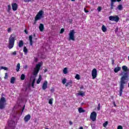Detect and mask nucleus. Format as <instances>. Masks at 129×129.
<instances>
[{
    "instance_id": "25",
    "label": "nucleus",
    "mask_w": 129,
    "mask_h": 129,
    "mask_svg": "<svg viewBox=\"0 0 129 129\" xmlns=\"http://www.w3.org/2000/svg\"><path fill=\"white\" fill-rule=\"evenodd\" d=\"M23 52H24L25 54H28V49H27L26 46L24 47Z\"/></svg>"
},
{
    "instance_id": "18",
    "label": "nucleus",
    "mask_w": 129,
    "mask_h": 129,
    "mask_svg": "<svg viewBox=\"0 0 129 129\" xmlns=\"http://www.w3.org/2000/svg\"><path fill=\"white\" fill-rule=\"evenodd\" d=\"M18 46L19 48H22L24 46V41L23 40H20L19 42Z\"/></svg>"
},
{
    "instance_id": "1",
    "label": "nucleus",
    "mask_w": 129,
    "mask_h": 129,
    "mask_svg": "<svg viewBox=\"0 0 129 129\" xmlns=\"http://www.w3.org/2000/svg\"><path fill=\"white\" fill-rule=\"evenodd\" d=\"M122 70L123 72L120 74L122 77L120 78V85H119V95L121 96L122 95V92H123V90L124 89V86L126 85L127 83V80L129 79V74L127 71H129L128 68L126 66H123L122 67Z\"/></svg>"
},
{
    "instance_id": "59",
    "label": "nucleus",
    "mask_w": 129,
    "mask_h": 129,
    "mask_svg": "<svg viewBox=\"0 0 129 129\" xmlns=\"http://www.w3.org/2000/svg\"><path fill=\"white\" fill-rule=\"evenodd\" d=\"M72 2H75V0H71Z\"/></svg>"
},
{
    "instance_id": "6",
    "label": "nucleus",
    "mask_w": 129,
    "mask_h": 129,
    "mask_svg": "<svg viewBox=\"0 0 129 129\" xmlns=\"http://www.w3.org/2000/svg\"><path fill=\"white\" fill-rule=\"evenodd\" d=\"M69 35V40H72V41H75V31L74 30H71Z\"/></svg>"
},
{
    "instance_id": "60",
    "label": "nucleus",
    "mask_w": 129,
    "mask_h": 129,
    "mask_svg": "<svg viewBox=\"0 0 129 129\" xmlns=\"http://www.w3.org/2000/svg\"><path fill=\"white\" fill-rule=\"evenodd\" d=\"M128 60H129V56H128Z\"/></svg>"
},
{
    "instance_id": "2",
    "label": "nucleus",
    "mask_w": 129,
    "mask_h": 129,
    "mask_svg": "<svg viewBox=\"0 0 129 129\" xmlns=\"http://www.w3.org/2000/svg\"><path fill=\"white\" fill-rule=\"evenodd\" d=\"M16 41V36L14 34H11L9 39V49H13L15 46V41Z\"/></svg>"
},
{
    "instance_id": "28",
    "label": "nucleus",
    "mask_w": 129,
    "mask_h": 129,
    "mask_svg": "<svg viewBox=\"0 0 129 129\" xmlns=\"http://www.w3.org/2000/svg\"><path fill=\"white\" fill-rule=\"evenodd\" d=\"M117 9H118L119 11L122 10V9H123L122 5H118Z\"/></svg>"
},
{
    "instance_id": "55",
    "label": "nucleus",
    "mask_w": 129,
    "mask_h": 129,
    "mask_svg": "<svg viewBox=\"0 0 129 129\" xmlns=\"http://www.w3.org/2000/svg\"><path fill=\"white\" fill-rule=\"evenodd\" d=\"M47 71H48V70L45 69L44 70V73H46V72H47Z\"/></svg>"
},
{
    "instance_id": "15",
    "label": "nucleus",
    "mask_w": 129,
    "mask_h": 129,
    "mask_svg": "<svg viewBox=\"0 0 129 129\" xmlns=\"http://www.w3.org/2000/svg\"><path fill=\"white\" fill-rule=\"evenodd\" d=\"M29 41H30V46H33V36L30 35L29 36Z\"/></svg>"
},
{
    "instance_id": "38",
    "label": "nucleus",
    "mask_w": 129,
    "mask_h": 129,
    "mask_svg": "<svg viewBox=\"0 0 129 129\" xmlns=\"http://www.w3.org/2000/svg\"><path fill=\"white\" fill-rule=\"evenodd\" d=\"M8 73H5V76L4 77L5 79H8Z\"/></svg>"
},
{
    "instance_id": "35",
    "label": "nucleus",
    "mask_w": 129,
    "mask_h": 129,
    "mask_svg": "<svg viewBox=\"0 0 129 129\" xmlns=\"http://www.w3.org/2000/svg\"><path fill=\"white\" fill-rule=\"evenodd\" d=\"M66 82H67L66 78H64V79L62 80V84H66Z\"/></svg>"
},
{
    "instance_id": "61",
    "label": "nucleus",
    "mask_w": 129,
    "mask_h": 129,
    "mask_svg": "<svg viewBox=\"0 0 129 129\" xmlns=\"http://www.w3.org/2000/svg\"><path fill=\"white\" fill-rule=\"evenodd\" d=\"M114 1H116V0H114Z\"/></svg>"
},
{
    "instance_id": "46",
    "label": "nucleus",
    "mask_w": 129,
    "mask_h": 129,
    "mask_svg": "<svg viewBox=\"0 0 129 129\" xmlns=\"http://www.w3.org/2000/svg\"><path fill=\"white\" fill-rule=\"evenodd\" d=\"M118 32V27H117L115 30V33H117Z\"/></svg>"
},
{
    "instance_id": "56",
    "label": "nucleus",
    "mask_w": 129,
    "mask_h": 129,
    "mask_svg": "<svg viewBox=\"0 0 129 129\" xmlns=\"http://www.w3.org/2000/svg\"><path fill=\"white\" fill-rule=\"evenodd\" d=\"M116 2H117L118 3H119V2H121V0H116Z\"/></svg>"
},
{
    "instance_id": "41",
    "label": "nucleus",
    "mask_w": 129,
    "mask_h": 129,
    "mask_svg": "<svg viewBox=\"0 0 129 129\" xmlns=\"http://www.w3.org/2000/svg\"><path fill=\"white\" fill-rule=\"evenodd\" d=\"M12 31V28H9L7 30V32L8 33H11V32Z\"/></svg>"
},
{
    "instance_id": "34",
    "label": "nucleus",
    "mask_w": 129,
    "mask_h": 129,
    "mask_svg": "<svg viewBox=\"0 0 129 129\" xmlns=\"http://www.w3.org/2000/svg\"><path fill=\"white\" fill-rule=\"evenodd\" d=\"M76 79L77 80H80V76L79 74H77L75 76Z\"/></svg>"
},
{
    "instance_id": "7",
    "label": "nucleus",
    "mask_w": 129,
    "mask_h": 129,
    "mask_svg": "<svg viewBox=\"0 0 129 129\" xmlns=\"http://www.w3.org/2000/svg\"><path fill=\"white\" fill-rule=\"evenodd\" d=\"M109 19L110 21H111L112 22H116V23H117L118 21H119V17L118 16H109Z\"/></svg>"
},
{
    "instance_id": "51",
    "label": "nucleus",
    "mask_w": 129,
    "mask_h": 129,
    "mask_svg": "<svg viewBox=\"0 0 129 129\" xmlns=\"http://www.w3.org/2000/svg\"><path fill=\"white\" fill-rule=\"evenodd\" d=\"M24 32L25 33V34H28V30H27V29H25Z\"/></svg>"
},
{
    "instance_id": "31",
    "label": "nucleus",
    "mask_w": 129,
    "mask_h": 129,
    "mask_svg": "<svg viewBox=\"0 0 129 129\" xmlns=\"http://www.w3.org/2000/svg\"><path fill=\"white\" fill-rule=\"evenodd\" d=\"M78 95H80L81 96H84L85 95V93L83 91L80 92V93H78Z\"/></svg>"
},
{
    "instance_id": "10",
    "label": "nucleus",
    "mask_w": 129,
    "mask_h": 129,
    "mask_svg": "<svg viewBox=\"0 0 129 129\" xmlns=\"http://www.w3.org/2000/svg\"><path fill=\"white\" fill-rule=\"evenodd\" d=\"M92 76L93 79H95L97 77V70L96 69H94L92 71Z\"/></svg>"
},
{
    "instance_id": "53",
    "label": "nucleus",
    "mask_w": 129,
    "mask_h": 129,
    "mask_svg": "<svg viewBox=\"0 0 129 129\" xmlns=\"http://www.w3.org/2000/svg\"><path fill=\"white\" fill-rule=\"evenodd\" d=\"M25 107H26L25 105H24V106H23V108H22V112L24 111V109H25Z\"/></svg>"
},
{
    "instance_id": "17",
    "label": "nucleus",
    "mask_w": 129,
    "mask_h": 129,
    "mask_svg": "<svg viewBox=\"0 0 129 129\" xmlns=\"http://www.w3.org/2000/svg\"><path fill=\"white\" fill-rule=\"evenodd\" d=\"M72 84H73V81H72V80H70L66 83V86H72Z\"/></svg>"
},
{
    "instance_id": "23",
    "label": "nucleus",
    "mask_w": 129,
    "mask_h": 129,
    "mask_svg": "<svg viewBox=\"0 0 129 129\" xmlns=\"http://www.w3.org/2000/svg\"><path fill=\"white\" fill-rule=\"evenodd\" d=\"M79 113H82V112H85V110L82 108H79L78 109Z\"/></svg>"
},
{
    "instance_id": "44",
    "label": "nucleus",
    "mask_w": 129,
    "mask_h": 129,
    "mask_svg": "<svg viewBox=\"0 0 129 129\" xmlns=\"http://www.w3.org/2000/svg\"><path fill=\"white\" fill-rule=\"evenodd\" d=\"M12 55H13L14 56H16V55H17V51H14L12 53Z\"/></svg>"
},
{
    "instance_id": "50",
    "label": "nucleus",
    "mask_w": 129,
    "mask_h": 129,
    "mask_svg": "<svg viewBox=\"0 0 129 129\" xmlns=\"http://www.w3.org/2000/svg\"><path fill=\"white\" fill-rule=\"evenodd\" d=\"M69 124L70 125H72V124H73V122H72L71 121H69Z\"/></svg>"
},
{
    "instance_id": "45",
    "label": "nucleus",
    "mask_w": 129,
    "mask_h": 129,
    "mask_svg": "<svg viewBox=\"0 0 129 129\" xmlns=\"http://www.w3.org/2000/svg\"><path fill=\"white\" fill-rule=\"evenodd\" d=\"M31 1V0H24V2H25V3H29Z\"/></svg>"
},
{
    "instance_id": "9",
    "label": "nucleus",
    "mask_w": 129,
    "mask_h": 129,
    "mask_svg": "<svg viewBox=\"0 0 129 129\" xmlns=\"http://www.w3.org/2000/svg\"><path fill=\"white\" fill-rule=\"evenodd\" d=\"M8 126L11 128L15 129L16 128V122L13 120L8 121Z\"/></svg>"
},
{
    "instance_id": "48",
    "label": "nucleus",
    "mask_w": 129,
    "mask_h": 129,
    "mask_svg": "<svg viewBox=\"0 0 129 129\" xmlns=\"http://www.w3.org/2000/svg\"><path fill=\"white\" fill-rule=\"evenodd\" d=\"M34 62H38V58L37 57L34 58Z\"/></svg>"
},
{
    "instance_id": "13",
    "label": "nucleus",
    "mask_w": 129,
    "mask_h": 129,
    "mask_svg": "<svg viewBox=\"0 0 129 129\" xmlns=\"http://www.w3.org/2000/svg\"><path fill=\"white\" fill-rule=\"evenodd\" d=\"M30 119H31V115L29 114L26 115L24 117V121H25V122H28Z\"/></svg>"
},
{
    "instance_id": "58",
    "label": "nucleus",
    "mask_w": 129,
    "mask_h": 129,
    "mask_svg": "<svg viewBox=\"0 0 129 129\" xmlns=\"http://www.w3.org/2000/svg\"><path fill=\"white\" fill-rule=\"evenodd\" d=\"M79 129H83V127H80Z\"/></svg>"
},
{
    "instance_id": "16",
    "label": "nucleus",
    "mask_w": 129,
    "mask_h": 129,
    "mask_svg": "<svg viewBox=\"0 0 129 129\" xmlns=\"http://www.w3.org/2000/svg\"><path fill=\"white\" fill-rule=\"evenodd\" d=\"M120 70H121V68L120 67H118L114 69V72L115 73H117V72L120 71Z\"/></svg>"
},
{
    "instance_id": "49",
    "label": "nucleus",
    "mask_w": 129,
    "mask_h": 129,
    "mask_svg": "<svg viewBox=\"0 0 129 129\" xmlns=\"http://www.w3.org/2000/svg\"><path fill=\"white\" fill-rule=\"evenodd\" d=\"M23 68H24V69H28V66H27V65L23 67Z\"/></svg>"
},
{
    "instance_id": "14",
    "label": "nucleus",
    "mask_w": 129,
    "mask_h": 129,
    "mask_svg": "<svg viewBox=\"0 0 129 129\" xmlns=\"http://www.w3.org/2000/svg\"><path fill=\"white\" fill-rule=\"evenodd\" d=\"M115 2H116V1L114 0H111V4H110L111 10H113V7H114V3Z\"/></svg>"
},
{
    "instance_id": "47",
    "label": "nucleus",
    "mask_w": 129,
    "mask_h": 129,
    "mask_svg": "<svg viewBox=\"0 0 129 129\" xmlns=\"http://www.w3.org/2000/svg\"><path fill=\"white\" fill-rule=\"evenodd\" d=\"M84 12L86 13H89V11L86 10V8H84Z\"/></svg>"
},
{
    "instance_id": "43",
    "label": "nucleus",
    "mask_w": 129,
    "mask_h": 129,
    "mask_svg": "<svg viewBox=\"0 0 129 129\" xmlns=\"http://www.w3.org/2000/svg\"><path fill=\"white\" fill-rule=\"evenodd\" d=\"M122 126L119 125L117 126V129H123Z\"/></svg>"
},
{
    "instance_id": "40",
    "label": "nucleus",
    "mask_w": 129,
    "mask_h": 129,
    "mask_svg": "<svg viewBox=\"0 0 129 129\" xmlns=\"http://www.w3.org/2000/svg\"><path fill=\"white\" fill-rule=\"evenodd\" d=\"M98 12H101V7H98L97 8Z\"/></svg>"
},
{
    "instance_id": "20",
    "label": "nucleus",
    "mask_w": 129,
    "mask_h": 129,
    "mask_svg": "<svg viewBox=\"0 0 129 129\" xmlns=\"http://www.w3.org/2000/svg\"><path fill=\"white\" fill-rule=\"evenodd\" d=\"M39 30L40 32H43V31H44V25H43V24H40Z\"/></svg>"
},
{
    "instance_id": "11",
    "label": "nucleus",
    "mask_w": 129,
    "mask_h": 129,
    "mask_svg": "<svg viewBox=\"0 0 129 129\" xmlns=\"http://www.w3.org/2000/svg\"><path fill=\"white\" fill-rule=\"evenodd\" d=\"M12 7L13 11L15 12V11H17L18 10V4L17 3H13L12 4Z\"/></svg>"
},
{
    "instance_id": "24",
    "label": "nucleus",
    "mask_w": 129,
    "mask_h": 129,
    "mask_svg": "<svg viewBox=\"0 0 129 129\" xmlns=\"http://www.w3.org/2000/svg\"><path fill=\"white\" fill-rule=\"evenodd\" d=\"M20 63H18L17 65V67H16V71H17V72H19V70H20Z\"/></svg>"
},
{
    "instance_id": "39",
    "label": "nucleus",
    "mask_w": 129,
    "mask_h": 129,
    "mask_svg": "<svg viewBox=\"0 0 129 129\" xmlns=\"http://www.w3.org/2000/svg\"><path fill=\"white\" fill-rule=\"evenodd\" d=\"M55 91V89L54 88H51L50 89V92L53 93Z\"/></svg>"
},
{
    "instance_id": "8",
    "label": "nucleus",
    "mask_w": 129,
    "mask_h": 129,
    "mask_svg": "<svg viewBox=\"0 0 129 129\" xmlns=\"http://www.w3.org/2000/svg\"><path fill=\"white\" fill-rule=\"evenodd\" d=\"M96 116H97L96 112L93 111L90 115V119H91L92 121H95V120H96Z\"/></svg>"
},
{
    "instance_id": "30",
    "label": "nucleus",
    "mask_w": 129,
    "mask_h": 129,
    "mask_svg": "<svg viewBox=\"0 0 129 129\" xmlns=\"http://www.w3.org/2000/svg\"><path fill=\"white\" fill-rule=\"evenodd\" d=\"M35 82H36V79H34L33 81H32V87L33 88H35Z\"/></svg>"
},
{
    "instance_id": "29",
    "label": "nucleus",
    "mask_w": 129,
    "mask_h": 129,
    "mask_svg": "<svg viewBox=\"0 0 129 129\" xmlns=\"http://www.w3.org/2000/svg\"><path fill=\"white\" fill-rule=\"evenodd\" d=\"M53 100H54V99H53V98H51L48 101V103L49 104H53Z\"/></svg>"
},
{
    "instance_id": "54",
    "label": "nucleus",
    "mask_w": 129,
    "mask_h": 129,
    "mask_svg": "<svg viewBox=\"0 0 129 129\" xmlns=\"http://www.w3.org/2000/svg\"><path fill=\"white\" fill-rule=\"evenodd\" d=\"M112 64L113 65L114 64V59H112Z\"/></svg>"
},
{
    "instance_id": "4",
    "label": "nucleus",
    "mask_w": 129,
    "mask_h": 129,
    "mask_svg": "<svg viewBox=\"0 0 129 129\" xmlns=\"http://www.w3.org/2000/svg\"><path fill=\"white\" fill-rule=\"evenodd\" d=\"M6 98L2 97L0 99V109H4L7 105Z\"/></svg>"
},
{
    "instance_id": "5",
    "label": "nucleus",
    "mask_w": 129,
    "mask_h": 129,
    "mask_svg": "<svg viewBox=\"0 0 129 129\" xmlns=\"http://www.w3.org/2000/svg\"><path fill=\"white\" fill-rule=\"evenodd\" d=\"M44 14V11L42 10L39 11L35 17V21H38V20H41L43 18V15Z\"/></svg>"
},
{
    "instance_id": "12",
    "label": "nucleus",
    "mask_w": 129,
    "mask_h": 129,
    "mask_svg": "<svg viewBox=\"0 0 129 129\" xmlns=\"http://www.w3.org/2000/svg\"><path fill=\"white\" fill-rule=\"evenodd\" d=\"M47 86H48V82L47 81H45L42 85L43 90H46V89H47Z\"/></svg>"
},
{
    "instance_id": "26",
    "label": "nucleus",
    "mask_w": 129,
    "mask_h": 129,
    "mask_svg": "<svg viewBox=\"0 0 129 129\" xmlns=\"http://www.w3.org/2000/svg\"><path fill=\"white\" fill-rule=\"evenodd\" d=\"M63 74H67V73H68V70L67 68H64L63 70Z\"/></svg>"
},
{
    "instance_id": "22",
    "label": "nucleus",
    "mask_w": 129,
    "mask_h": 129,
    "mask_svg": "<svg viewBox=\"0 0 129 129\" xmlns=\"http://www.w3.org/2000/svg\"><path fill=\"white\" fill-rule=\"evenodd\" d=\"M15 81H16V78L14 77H12L11 79V83L12 84H15Z\"/></svg>"
},
{
    "instance_id": "3",
    "label": "nucleus",
    "mask_w": 129,
    "mask_h": 129,
    "mask_svg": "<svg viewBox=\"0 0 129 129\" xmlns=\"http://www.w3.org/2000/svg\"><path fill=\"white\" fill-rule=\"evenodd\" d=\"M42 64H43V62H39L36 65L35 68H34V70L33 71V75L34 76L38 75V73H39V71H40V69L42 66Z\"/></svg>"
},
{
    "instance_id": "32",
    "label": "nucleus",
    "mask_w": 129,
    "mask_h": 129,
    "mask_svg": "<svg viewBox=\"0 0 129 129\" xmlns=\"http://www.w3.org/2000/svg\"><path fill=\"white\" fill-rule=\"evenodd\" d=\"M107 124H108V121H106L103 124V126H104V127H106Z\"/></svg>"
},
{
    "instance_id": "33",
    "label": "nucleus",
    "mask_w": 129,
    "mask_h": 129,
    "mask_svg": "<svg viewBox=\"0 0 129 129\" xmlns=\"http://www.w3.org/2000/svg\"><path fill=\"white\" fill-rule=\"evenodd\" d=\"M8 10H7V12L8 13H10V12L11 11V10L12 9V7H11V6L10 5H8Z\"/></svg>"
},
{
    "instance_id": "27",
    "label": "nucleus",
    "mask_w": 129,
    "mask_h": 129,
    "mask_svg": "<svg viewBox=\"0 0 129 129\" xmlns=\"http://www.w3.org/2000/svg\"><path fill=\"white\" fill-rule=\"evenodd\" d=\"M26 78V76L24 74L21 75L20 77L21 80H25V79Z\"/></svg>"
},
{
    "instance_id": "36",
    "label": "nucleus",
    "mask_w": 129,
    "mask_h": 129,
    "mask_svg": "<svg viewBox=\"0 0 129 129\" xmlns=\"http://www.w3.org/2000/svg\"><path fill=\"white\" fill-rule=\"evenodd\" d=\"M0 69H4V70H8V68L5 67H1Z\"/></svg>"
},
{
    "instance_id": "52",
    "label": "nucleus",
    "mask_w": 129,
    "mask_h": 129,
    "mask_svg": "<svg viewBox=\"0 0 129 129\" xmlns=\"http://www.w3.org/2000/svg\"><path fill=\"white\" fill-rule=\"evenodd\" d=\"M84 88V87L83 86H81L80 87V89H83Z\"/></svg>"
},
{
    "instance_id": "19",
    "label": "nucleus",
    "mask_w": 129,
    "mask_h": 129,
    "mask_svg": "<svg viewBox=\"0 0 129 129\" xmlns=\"http://www.w3.org/2000/svg\"><path fill=\"white\" fill-rule=\"evenodd\" d=\"M41 81H42V76L40 75L39 76V78L36 81V83L37 84H40V82H41Z\"/></svg>"
},
{
    "instance_id": "37",
    "label": "nucleus",
    "mask_w": 129,
    "mask_h": 129,
    "mask_svg": "<svg viewBox=\"0 0 129 129\" xmlns=\"http://www.w3.org/2000/svg\"><path fill=\"white\" fill-rule=\"evenodd\" d=\"M64 31H65V29L64 28H61L60 31V34H63L64 33Z\"/></svg>"
},
{
    "instance_id": "21",
    "label": "nucleus",
    "mask_w": 129,
    "mask_h": 129,
    "mask_svg": "<svg viewBox=\"0 0 129 129\" xmlns=\"http://www.w3.org/2000/svg\"><path fill=\"white\" fill-rule=\"evenodd\" d=\"M102 31L104 32L105 33L107 31V28H106V27L104 25L102 26Z\"/></svg>"
},
{
    "instance_id": "42",
    "label": "nucleus",
    "mask_w": 129,
    "mask_h": 129,
    "mask_svg": "<svg viewBox=\"0 0 129 129\" xmlns=\"http://www.w3.org/2000/svg\"><path fill=\"white\" fill-rule=\"evenodd\" d=\"M97 110H100V103H99L98 104Z\"/></svg>"
},
{
    "instance_id": "57",
    "label": "nucleus",
    "mask_w": 129,
    "mask_h": 129,
    "mask_svg": "<svg viewBox=\"0 0 129 129\" xmlns=\"http://www.w3.org/2000/svg\"><path fill=\"white\" fill-rule=\"evenodd\" d=\"M33 36H34V37H36V34L35 33H34Z\"/></svg>"
}]
</instances>
